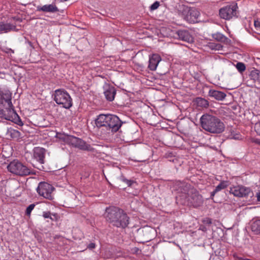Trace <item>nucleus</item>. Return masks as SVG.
<instances>
[{"label": "nucleus", "mask_w": 260, "mask_h": 260, "mask_svg": "<svg viewBox=\"0 0 260 260\" xmlns=\"http://www.w3.org/2000/svg\"><path fill=\"white\" fill-rule=\"evenodd\" d=\"M254 25L255 27H260V22L258 21H254Z\"/></svg>", "instance_id": "44"}, {"label": "nucleus", "mask_w": 260, "mask_h": 260, "mask_svg": "<svg viewBox=\"0 0 260 260\" xmlns=\"http://www.w3.org/2000/svg\"><path fill=\"white\" fill-rule=\"evenodd\" d=\"M229 139L239 140L241 139V136L239 132H235L233 129L230 130V134H229Z\"/></svg>", "instance_id": "30"}, {"label": "nucleus", "mask_w": 260, "mask_h": 260, "mask_svg": "<svg viewBox=\"0 0 260 260\" xmlns=\"http://www.w3.org/2000/svg\"><path fill=\"white\" fill-rule=\"evenodd\" d=\"M177 35L179 39L182 41L188 43L193 42V38L187 30H179L177 31Z\"/></svg>", "instance_id": "21"}, {"label": "nucleus", "mask_w": 260, "mask_h": 260, "mask_svg": "<svg viewBox=\"0 0 260 260\" xmlns=\"http://www.w3.org/2000/svg\"><path fill=\"white\" fill-rule=\"evenodd\" d=\"M104 94L108 101H112L114 100L116 94V89L113 86H111L108 84L104 86Z\"/></svg>", "instance_id": "17"}, {"label": "nucleus", "mask_w": 260, "mask_h": 260, "mask_svg": "<svg viewBox=\"0 0 260 260\" xmlns=\"http://www.w3.org/2000/svg\"><path fill=\"white\" fill-rule=\"evenodd\" d=\"M248 80L249 85L256 88H260V71L257 70H252L249 74Z\"/></svg>", "instance_id": "12"}, {"label": "nucleus", "mask_w": 260, "mask_h": 260, "mask_svg": "<svg viewBox=\"0 0 260 260\" xmlns=\"http://www.w3.org/2000/svg\"><path fill=\"white\" fill-rule=\"evenodd\" d=\"M207 47L211 50H220L222 47V46L220 43L210 42L207 45Z\"/></svg>", "instance_id": "29"}, {"label": "nucleus", "mask_w": 260, "mask_h": 260, "mask_svg": "<svg viewBox=\"0 0 260 260\" xmlns=\"http://www.w3.org/2000/svg\"><path fill=\"white\" fill-rule=\"evenodd\" d=\"M199 16L200 12L196 9L189 7L188 12H186L183 17L188 22L193 23L198 21Z\"/></svg>", "instance_id": "13"}, {"label": "nucleus", "mask_w": 260, "mask_h": 260, "mask_svg": "<svg viewBox=\"0 0 260 260\" xmlns=\"http://www.w3.org/2000/svg\"><path fill=\"white\" fill-rule=\"evenodd\" d=\"M176 185L177 190L182 194L181 197L186 199L188 205L194 207H198L203 204L202 196L196 189L189 184L184 182H179Z\"/></svg>", "instance_id": "2"}, {"label": "nucleus", "mask_w": 260, "mask_h": 260, "mask_svg": "<svg viewBox=\"0 0 260 260\" xmlns=\"http://www.w3.org/2000/svg\"><path fill=\"white\" fill-rule=\"evenodd\" d=\"M220 17L224 20L228 19V9L226 7L221 8L219 13Z\"/></svg>", "instance_id": "33"}, {"label": "nucleus", "mask_w": 260, "mask_h": 260, "mask_svg": "<svg viewBox=\"0 0 260 260\" xmlns=\"http://www.w3.org/2000/svg\"><path fill=\"white\" fill-rule=\"evenodd\" d=\"M54 100L58 105H62L66 109H69L72 106V100L69 93L64 89H57L55 91Z\"/></svg>", "instance_id": "7"}, {"label": "nucleus", "mask_w": 260, "mask_h": 260, "mask_svg": "<svg viewBox=\"0 0 260 260\" xmlns=\"http://www.w3.org/2000/svg\"><path fill=\"white\" fill-rule=\"evenodd\" d=\"M171 6L176 11L179 15L184 16L186 14V12H188V7L184 5L182 3H180L179 0H172Z\"/></svg>", "instance_id": "11"}, {"label": "nucleus", "mask_w": 260, "mask_h": 260, "mask_svg": "<svg viewBox=\"0 0 260 260\" xmlns=\"http://www.w3.org/2000/svg\"><path fill=\"white\" fill-rule=\"evenodd\" d=\"M54 188L50 184L46 182H40L37 188L38 193L44 198L52 200V192Z\"/></svg>", "instance_id": "8"}, {"label": "nucleus", "mask_w": 260, "mask_h": 260, "mask_svg": "<svg viewBox=\"0 0 260 260\" xmlns=\"http://www.w3.org/2000/svg\"><path fill=\"white\" fill-rule=\"evenodd\" d=\"M35 206V205L34 204H30L26 208V214L27 215L30 214L31 211L34 209Z\"/></svg>", "instance_id": "35"}, {"label": "nucleus", "mask_w": 260, "mask_h": 260, "mask_svg": "<svg viewBox=\"0 0 260 260\" xmlns=\"http://www.w3.org/2000/svg\"><path fill=\"white\" fill-rule=\"evenodd\" d=\"M161 59L159 55L158 54H153L149 57L148 68L151 71H155L156 68L161 61Z\"/></svg>", "instance_id": "16"}, {"label": "nucleus", "mask_w": 260, "mask_h": 260, "mask_svg": "<svg viewBox=\"0 0 260 260\" xmlns=\"http://www.w3.org/2000/svg\"><path fill=\"white\" fill-rule=\"evenodd\" d=\"M59 139H62L66 143L78 148L82 150H87L93 152L94 149L90 145L86 144L82 139L70 135H60L57 136Z\"/></svg>", "instance_id": "5"}, {"label": "nucleus", "mask_w": 260, "mask_h": 260, "mask_svg": "<svg viewBox=\"0 0 260 260\" xmlns=\"http://www.w3.org/2000/svg\"><path fill=\"white\" fill-rule=\"evenodd\" d=\"M43 216L45 218H50L52 220H57V215L56 214H51L50 212H44L43 213Z\"/></svg>", "instance_id": "32"}, {"label": "nucleus", "mask_w": 260, "mask_h": 260, "mask_svg": "<svg viewBox=\"0 0 260 260\" xmlns=\"http://www.w3.org/2000/svg\"><path fill=\"white\" fill-rule=\"evenodd\" d=\"M251 229L255 234L260 235V220L253 221L251 223Z\"/></svg>", "instance_id": "27"}, {"label": "nucleus", "mask_w": 260, "mask_h": 260, "mask_svg": "<svg viewBox=\"0 0 260 260\" xmlns=\"http://www.w3.org/2000/svg\"><path fill=\"white\" fill-rule=\"evenodd\" d=\"M209 95L210 96L213 97L219 101L222 100L226 96V94L224 92L215 90H210Z\"/></svg>", "instance_id": "22"}, {"label": "nucleus", "mask_w": 260, "mask_h": 260, "mask_svg": "<svg viewBox=\"0 0 260 260\" xmlns=\"http://www.w3.org/2000/svg\"><path fill=\"white\" fill-rule=\"evenodd\" d=\"M203 222L206 224H210L212 223V220L210 218H206L204 220Z\"/></svg>", "instance_id": "40"}, {"label": "nucleus", "mask_w": 260, "mask_h": 260, "mask_svg": "<svg viewBox=\"0 0 260 260\" xmlns=\"http://www.w3.org/2000/svg\"><path fill=\"white\" fill-rule=\"evenodd\" d=\"M233 257L235 258V260H251L248 258H243L242 257H239L236 254H234Z\"/></svg>", "instance_id": "38"}, {"label": "nucleus", "mask_w": 260, "mask_h": 260, "mask_svg": "<svg viewBox=\"0 0 260 260\" xmlns=\"http://www.w3.org/2000/svg\"><path fill=\"white\" fill-rule=\"evenodd\" d=\"M241 186H234L230 188V193L234 196L239 197L240 193Z\"/></svg>", "instance_id": "31"}, {"label": "nucleus", "mask_w": 260, "mask_h": 260, "mask_svg": "<svg viewBox=\"0 0 260 260\" xmlns=\"http://www.w3.org/2000/svg\"><path fill=\"white\" fill-rule=\"evenodd\" d=\"M19 29L16 28V25L15 24L0 22V31L2 32L7 33L11 31H17Z\"/></svg>", "instance_id": "19"}, {"label": "nucleus", "mask_w": 260, "mask_h": 260, "mask_svg": "<svg viewBox=\"0 0 260 260\" xmlns=\"http://www.w3.org/2000/svg\"><path fill=\"white\" fill-rule=\"evenodd\" d=\"M239 15L238 7L236 2H232L229 5V20L234 17L237 18Z\"/></svg>", "instance_id": "15"}, {"label": "nucleus", "mask_w": 260, "mask_h": 260, "mask_svg": "<svg viewBox=\"0 0 260 260\" xmlns=\"http://www.w3.org/2000/svg\"><path fill=\"white\" fill-rule=\"evenodd\" d=\"M12 92L0 89V118L14 121L19 118L12 103Z\"/></svg>", "instance_id": "1"}, {"label": "nucleus", "mask_w": 260, "mask_h": 260, "mask_svg": "<svg viewBox=\"0 0 260 260\" xmlns=\"http://www.w3.org/2000/svg\"><path fill=\"white\" fill-rule=\"evenodd\" d=\"M2 133H6V136L8 138L18 140L22 137V134L18 130L12 127L6 128L4 127Z\"/></svg>", "instance_id": "14"}, {"label": "nucleus", "mask_w": 260, "mask_h": 260, "mask_svg": "<svg viewBox=\"0 0 260 260\" xmlns=\"http://www.w3.org/2000/svg\"><path fill=\"white\" fill-rule=\"evenodd\" d=\"M112 181L119 187L123 186V183H125L128 186H131L135 182L132 180H127L124 178L120 170H118L112 176Z\"/></svg>", "instance_id": "10"}, {"label": "nucleus", "mask_w": 260, "mask_h": 260, "mask_svg": "<svg viewBox=\"0 0 260 260\" xmlns=\"http://www.w3.org/2000/svg\"><path fill=\"white\" fill-rule=\"evenodd\" d=\"M215 38L217 40H219V41L221 40V39L223 38V36L221 34H216V37Z\"/></svg>", "instance_id": "41"}, {"label": "nucleus", "mask_w": 260, "mask_h": 260, "mask_svg": "<svg viewBox=\"0 0 260 260\" xmlns=\"http://www.w3.org/2000/svg\"><path fill=\"white\" fill-rule=\"evenodd\" d=\"M107 130H111L112 132H116L121 126L122 122L116 115L109 114Z\"/></svg>", "instance_id": "9"}, {"label": "nucleus", "mask_w": 260, "mask_h": 260, "mask_svg": "<svg viewBox=\"0 0 260 260\" xmlns=\"http://www.w3.org/2000/svg\"><path fill=\"white\" fill-rule=\"evenodd\" d=\"M194 102L196 104L197 106L202 108H207L209 105V103L207 100L202 98H197Z\"/></svg>", "instance_id": "25"}, {"label": "nucleus", "mask_w": 260, "mask_h": 260, "mask_svg": "<svg viewBox=\"0 0 260 260\" xmlns=\"http://www.w3.org/2000/svg\"><path fill=\"white\" fill-rule=\"evenodd\" d=\"M184 260H186V259H184Z\"/></svg>", "instance_id": "45"}, {"label": "nucleus", "mask_w": 260, "mask_h": 260, "mask_svg": "<svg viewBox=\"0 0 260 260\" xmlns=\"http://www.w3.org/2000/svg\"><path fill=\"white\" fill-rule=\"evenodd\" d=\"M256 197L257 198V201L258 202H260V190H259L256 193Z\"/></svg>", "instance_id": "43"}, {"label": "nucleus", "mask_w": 260, "mask_h": 260, "mask_svg": "<svg viewBox=\"0 0 260 260\" xmlns=\"http://www.w3.org/2000/svg\"><path fill=\"white\" fill-rule=\"evenodd\" d=\"M200 121L202 128L211 133H220L224 128L223 122L211 115H203L200 118Z\"/></svg>", "instance_id": "4"}, {"label": "nucleus", "mask_w": 260, "mask_h": 260, "mask_svg": "<svg viewBox=\"0 0 260 260\" xmlns=\"http://www.w3.org/2000/svg\"><path fill=\"white\" fill-rule=\"evenodd\" d=\"M254 129L256 133L260 136V121L255 123Z\"/></svg>", "instance_id": "36"}, {"label": "nucleus", "mask_w": 260, "mask_h": 260, "mask_svg": "<svg viewBox=\"0 0 260 260\" xmlns=\"http://www.w3.org/2000/svg\"><path fill=\"white\" fill-rule=\"evenodd\" d=\"M8 170L18 176H27L30 174V170L17 160H14L7 166Z\"/></svg>", "instance_id": "6"}, {"label": "nucleus", "mask_w": 260, "mask_h": 260, "mask_svg": "<svg viewBox=\"0 0 260 260\" xmlns=\"http://www.w3.org/2000/svg\"><path fill=\"white\" fill-rule=\"evenodd\" d=\"M237 106L236 105H234L232 104H229V110H231L233 109V110H236L237 109Z\"/></svg>", "instance_id": "39"}, {"label": "nucleus", "mask_w": 260, "mask_h": 260, "mask_svg": "<svg viewBox=\"0 0 260 260\" xmlns=\"http://www.w3.org/2000/svg\"><path fill=\"white\" fill-rule=\"evenodd\" d=\"M252 196L253 193L249 188L241 186L239 197H251Z\"/></svg>", "instance_id": "24"}, {"label": "nucleus", "mask_w": 260, "mask_h": 260, "mask_svg": "<svg viewBox=\"0 0 260 260\" xmlns=\"http://www.w3.org/2000/svg\"><path fill=\"white\" fill-rule=\"evenodd\" d=\"M87 247L90 249H93L95 248V244L93 243H91L88 245Z\"/></svg>", "instance_id": "42"}, {"label": "nucleus", "mask_w": 260, "mask_h": 260, "mask_svg": "<svg viewBox=\"0 0 260 260\" xmlns=\"http://www.w3.org/2000/svg\"><path fill=\"white\" fill-rule=\"evenodd\" d=\"M231 64L233 70H235L234 66H235L236 69L240 73H242L246 70V66L243 62H238L236 65H234L233 63H231Z\"/></svg>", "instance_id": "28"}, {"label": "nucleus", "mask_w": 260, "mask_h": 260, "mask_svg": "<svg viewBox=\"0 0 260 260\" xmlns=\"http://www.w3.org/2000/svg\"><path fill=\"white\" fill-rule=\"evenodd\" d=\"M38 10L45 12H56L58 11L57 7L53 4L46 5L39 8L38 7Z\"/></svg>", "instance_id": "23"}, {"label": "nucleus", "mask_w": 260, "mask_h": 260, "mask_svg": "<svg viewBox=\"0 0 260 260\" xmlns=\"http://www.w3.org/2000/svg\"><path fill=\"white\" fill-rule=\"evenodd\" d=\"M45 150L40 147L35 148L34 149V157L41 164H44Z\"/></svg>", "instance_id": "18"}, {"label": "nucleus", "mask_w": 260, "mask_h": 260, "mask_svg": "<svg viewBox=\"0 0 260 260\" xmlns=\"http://www.w3.org/2000/svg\"><path fill=\"white\" fill-rule=\"evenodd\" d=\"M159 6V3L158 2H154L150 7L151 10H154L158 8Z\"/></svg>", "instance_id": "37"}, {"label": "nucleus", "mask_w": 260, "mask_h": 260, "mask_svg": "<svg viewBox=\"0 0 260 260\" xmlns=\"http://www.w3.org/2000/svg\"><path fill=\"white\" fill-rule=\"evenodd\" d=\"M226 185L225 184V183L224 182H221L218 185H217L215 190L211 193V196H213L216 192L226 187Z\"/></svg>", "instance_id": "34"}, {"label": "nucleus", "mask_w": 260, "mask_h": 260, "mask_svg": "<svg viewBox=\"0 0 260 260\" xmlns=\"http://www.w3.org/2000/svg\"><path fill=\"white\" fill-rule=\"evenodd\" d=\"M109 117V114H101L95 120V124L97 127H107L108 124V120Z\"/></svg>", "instance_id": "20"}, {"label": "nucleus", "mask_w": 260, "mask_h": 260, "mask_svg": "<svg viewBox=\"0 0 260 260\" xmlns=\"http://www.w3.org/2000/svg\"><path fill=\"white\" fill-rule=\"evenodd\" d=\"M106 220L113 226L125 228L129 224V217L122 209L116 207H110L106 210Z\"/></svg>", "instance_id": "3"}, {"label": "nucleus", "mask_w": 260, "mask_h": 260, "mask_svg": "<svg viewBox=\"0 0 260 260\" xmlns=\"http://www.w3.org/2000/svg\"><path fill=\"white\" fill-rule=\"evenodd\" d=\"M153 230L148 227H144L138 230V232L140 234H143V235L145 236V239L148 240H150L151 237L149 235V234Z\"/></svg>", "instance_id": "26"}]
</instances>
